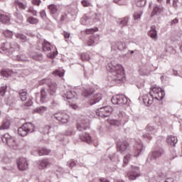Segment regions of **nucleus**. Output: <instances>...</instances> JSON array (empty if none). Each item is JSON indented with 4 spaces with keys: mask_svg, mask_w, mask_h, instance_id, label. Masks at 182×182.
Here are the masks:
<instances>
[{
    "mask_svg": "<svg viewBox=\"0 0 182 182\" xmlns=\"http://www.w3.org/2000/svg\"><path fill=\"white\" fill-rule=\"evenodd\" d=\"M106 68L107 70L109 72L107 80L108 86H114L126 81L123 65L112 61L107 64Z\"/></svg>",
    "mask_w": 182,
    "mask_h": 182,
    "instance_id": "1",
    "label": "nucleus"
},
{
    "mask_svg": "<svg viewBox=\"0 0 182 182\" xmlns=\"http://www.w3.org/2000/svg\"><path fill=\"white\" fill-rule=\"evenodd\" d=\"M166 96L164 90L160 87H154L151 89L149 93L144 94L142 97H139V100H142L145 106L153 105L154 100H163Z\"/></svg>",
    "mask_w": 182,
    "mask_h": 182,
    "instance_id": "2",
    "label": "nucleus"
},
{
    "mask_svg": "<svg viewBox=\"0 0 182 182\" xmlns=\"http://www.w3.org/2000/svg\"><path fill=\"white\" fill-rule=\"evenodd\" d=\"M82 96L89 99L88 103L90 105V106H93V105L99 103V102L103 99L102 93L95 94V88L92 87L84 89L82 92Z\"/></svg>",
    "mask_w": 182,
    "mask_h": 182,
    "instance_id": "3",
    "label": "nucleus"
},
{
    "mask_svg": "<svg viewBox=\"0 0 182 182\" xmlns=\"http://www.w3.org/2000/svg\"><path fill=\"white\" fill-rule=\"evenodd\" d=\"M16 50H19V45L15 42H11L10 44L7 42L3 43L0 48V53H4L10 57H11L12 53Z\"/></svg>",
    "mask_w": 182,
    "mask_h": 182,
    "instance_id": "4",
    "label": "nucleus"
},
{
    "mask_svg": "<svg viewBox=\"0 0 182 182\" xmlns=\"http://www.w3.org/2000/svg\"><path fill=\"white\" fill-rule=\"evenodd\" d=\"M35 132V125L32 122H26L18 129V134L21 137H25L29 133Z\"/></svg>",
    "mask_w": 182,
    "mask_h": 182,
    "instance_id": "5",
    "label": "nucleus"
},
{
    "mask_svg": "<svg viewBox=\"0 0 182 182\" xmlns=\"http://www.w3.org/2000/svg\"><path fill=\"white\" fill-rule=\"evenodd\" d=\"M40 86L42 85H48V92L50 96H56V90L58 89V85L55 82H52L50 79H43L39 82Z\"/></svg>",
    "mask_w": 182,
    "mask_h": 182,
    "instance_id": "6",
    "label": "nucleus"
},
{
    "mask_svg": "<svg viewBox=\"0 0 182 182\" xmlns=\"http://www.w3.org/2000/svg\"><path fill=\"white\" fill-rule=\"evenodd\" d=\"M19 97L21 102H27L23 104L24 107H31L33 105V98L28 95V92L23 90H21L18 92Z\"/></svg>",
    "mask_w": 182,
    "mask_h": 182,
    "instance_id": "7",
    "label": "nucleus"
},
{
    "mask_svg": "<svg viewBox=\"0 0 182 182\" xmlns=\"http://www.w3.org/2000/svg\"><path fill=\"white\" fill-rule=\"evenodd\" d=\"M111 102L112 105H129L130 99L124 95H117L112 97Z\"/></svg>",
    "mask_w": 182,
    "mask_h": 182,
    "instance_id": "8",
    "label": "nucleus"
},
{
    "mask_svg": "<svg viewBox=\"0 0 182 182\" xmlns=\"http://www.w3.org/2000/svg\"><path fill=\"white\" fill-rule=\"evenodd\" d=\"M118 117L119 119H113L111 122V124L114 126H121V124H126V123L129 122V116L126 115V114L122 111H119Z\"/></svg>",
    "mask_w": 182,
    "mask_h": 182,
    "instance_id": "9",
    "label": "nucleus"
},
{
    "mask_svg": "<svg viewBox=\"0 0 182 182\" xmlns=\"http://www.w3.org/2000/svg\"><path fill=\"white\" fill-rule=\"evenodd\" d=\"M0 137L3 143H5V144L9 146V147H12L13 149L16 147V141H15V138L8 133L0 135Z\"/></svg>",
    "mask_w": 182,
    "mask_h": 182,
    "instance_id": "10",
    "label": "nucleus"
},
{
    "mask_svg": "<svg viewBox=\"0 0 182 182\" xmlns=\"http://www.w3.org/2000/svg\"><path fill=\"white\" fill-rule=\"evenodd\" d=\"M112 112H113V109L110 106H105L100 107L96 110V114L99 117L105 118L109 117L110 114H112Z\"/></svg>",
    "mask_w": 182,
    "mask_h": 182,
    "instance_id": "11",
    "label": "nucleus"
},
{
    "mask_svg": "<svg viewBox=\"0 0 182 182\" xmlns=\"http://www.w3.org/2000/svg\"><path fill=\"white\" fill-rule=\"evenodd\" d=\"M129 180H137L140 176H141V172L140 171V168L136 166H131L130 171L127 173Z\"/></svg>",
    "mask_w": 182,
    "mask_h": 182,
    "instance_id": "12",
    "label": "nucleus"
},
{
    "mask_svg": "<svg viewBox=\"0 0 182 182\" xmlns=\"http://www.w3.org/2000/svg\"><path fill=\"white\" fill-rule=\"evenodd\" d=\"M52 119H56V120L64 124L69 123V115L63 111H60L53 114Z\"/></svg>",
    "mask_w": 182,
    "mask_h": 182,
    "instance_id": "13",
    "label": "nucleus"
},
{
    "mask_svg": "<svg viewBox=\"0 0 182 182\" xmlns=\"http://www.w3.org/2000/svg\"><path fill=\"white\" fill-rule=\"evenodd\" d=\"M129 147L130 145L129 144V142L126 141L119 140L117 142V150L118 153H120L121 154H124L126 151L129 150Z\"/></svg>",
    "mask_w": 182,
    "mask_h": 182,
    "instance_id": "14",
    "label": "nucleus"
},
{
    "mask_svg": "<svg viewBox=\"0 0 182 182\" xmlns=\"http://www.w3.org/2000/svg\"><path fill=\"white\" fill-rule=\"evenodd\" d=\"M37 38L39 39L38 43H41L42 46V51L50 52L52 49V44L46 39L41 38V36H38Z\"/></svg>",
    "mask_w": 182,
    "mask_h": 182,
    "instance_id": "15",
    "label": "nucleus"
},
{
    "mask_svg": "<svg viewBox=\"0 0 182 182\" xmlns=\"http://www.w3.org/2000/svg\"><path fill=\"white\" fill-rule=\"evenodd\" d=\"M16 164L20 171H25L28 168V161L25 158H18L16 160Z\"/></svg>",
    "mask_w": 182,
    "mask_h": 182,
    "instance_id": "16",
    "label": "nucleus"
},
{
    "mask_svg": "<svg viewBox=\"0 0 182 182\" xmlns=\"http://www.w3.org/2000/svg\"><path fill=\"white\" fill-rule=\"evenodd\" d=\"M146 132H149L150 133H146V134H144L142 135V137H144V139H146V140H151L152 139V136L151 134H154V133H156L157 132V130H156V128H154V126H152L151 124H149L146 127Z\"/></svg>",
    "mask_w": 182,
    "mask_h": 182,
    "instance_id": "17",
    "label": "nucleus"
},
{
    "mask_svg": "<svg viewBox=\"0 0 182 182\" xmlns=\"http://www.w3.org/2000/svg\"><path fill=\"white\" fill-rule=\"evenodd\" d=\"M58 129V125H46L43 128L40 129V132L43 134H49V133H52V132H55Z\"/></svg>",
    "mask_w": 182,
    "mask_h": 182,
    "instance_id": "18",
    "label": "nucleus"
},
{
    "mask_svg": "<svg viewBox=\"0 0 182 182\" xmlns=\"http://www.w3.org/2000/svg\"><path fill=\"white\" fill-rule=\"evenodd\" d=\"M89 129V121L86 119L80 120L77 123V130L78 132H83Z\"/></svg>",
    "mask_w": 182,
    "mask_h": 182,
    "instance_id": "19",
    "label": "nucleus"
},
{
    "mask_svg": "<svg viewBox=\"0 0 182 182\" xmlns=\"http://www.w3.org/2000/svg\"><path fill=\"white\" fill-rule=\"evenodd\" d=\"M62 96L65 99V100H70L72 99H75V97L77 96V94L74 90H67L64 91Z\"/></svg>",
    "mask_w": 182,
    "mask_h": 182,
    "instance_id": "20",
    "label": "nucleus"
},
{
    "mask_svg": "<svg viewBox=\"0 0 182 182\" xmlns=\"http://www.w3.org/2000/svg\"><path fill=\"white\" fill-rule=\"evenodd\" d=\"M144 146H143V143H141V141L136 142V145L134 146V157H139V155L141 154L143 151H144Z\"/></svg>",
    "mask_w": 182,
    "mask_h": 182,
    "instance_id": "21",
    "label": "nucleus"
},
{
    "mask_svg": "<svg viewBox=\"0 0 182 182\" xmlns=\"http://www.w3.org/2000/svg\"><path fill=\"white\" fill-rule=\"evenodd\" d=\"M100 41V37L97 35L92 34L87 43V46H93L95 43L97 45Z\"/></svg>",
    "mask_w": 182,
    "mask_h": 182,
    "instance_id": "22",
    "label": "nucleus"
},
{
    "mask_svg": "<svg viewBox=\"0 0 182 182\" xmlns=\"http://www.w3.org/2000/svg\"><path fill=\"white\" fill-rule=\"evenodd\" d=\"M163 154H164V149H159L152 151L150 159L151 160H156V159H159V157H161Z\"/></svg>",
    "mask_w": 182,
    "mask_h": 182,
    "instance_id": "23",
    "label": "nucleus"
},
{
    "mask_svg": "<svg viewBox=\"0 0 182 182\" xmlns=\"http://www.w3.org/2000/svg\"><path fill=\"white\" fill-rule=\"evenodd\" d=\"M164 11V9L163 8V6L161 5H155L153 8V11L151 14V18L153 16H156V15H159V14H161Z\"/></svg>",
    "mask_w": 182,
    "mask_h": 182,
    "instance_id": "24",
    "label": "nucleus"
},
{
    "mask_svg": "<svg viewBox=\"0 0 182 182\" xmlns=\"http://www.w3.org/2000/svg\"><path fill=\"white\" fill-rule=\"evenodd\" d=\"M148 36H150L153 41H157L159 36L157 35V30H156V26H151L150 31L148 32Z\"/></svg>",
    "mask_w": 182,
    "mask_h": 182,
    "instance_id": "25",
    "label": "nucleus"
},
{
    "mask_svg": "<svg viewBox=\"0 0 182 182\" xmlns=\"http://www.w3.org/2000/svg\"><path fill=\"white\" fill-rule=\"evenodd\" d=\"M79 137L81 139V141H84V143H87L88 144L92 143V136L87 133L80 134Z\"/></svg>",
    "mask_w": 182,
    "mask_h": 182,
    "instance_id": "26",
    "label": "nucleus"
},
{
    "mask_svg": "<svg viewBox=\"0 0 182 182\" xmlns=\"http://www.w3.org/2000/svg\"><path fill=\"white\" fill-rule=\"evenodd\" d=\"M177 136L173 135H168L166 137V143H168L170 146H173L176 147V144H177Z\"/></svg>",
    "mask_w": 182,
    "mask_h": 182,
    "instance_id": "27",
    "label": "nucleus"
},
{
    "mask_svg": "<svg viewBox=\"0 0 182 182\" xmlns=\"http://www.w3.org/2000/svg\"><path fill=\"white\" fill-rule=\"evenodd\" d=\"M48 166H50V161L48 159H45L39 161L40 168H46Z\"/></svg>",
    "mask_w": 182,
    "mask_h": 182,
    "instance_id": "28",
    "label": "nucleus"
},
{
    "mask_svg": "<svg viewBox=\"0 0 182 182\" xmlns=\"http://www.w3.org/2000/svg\"><path fill=\"white\" fill-rule=\"evenodd\" d=\"M14 4H15V6H16L17 11H18V8L21 11H25V9L28 8V6L26 5V4L22 3L19 1V0L15 1Z\"/></svg>",
    "mask_w": 182,
    "mask_h": 182,
    "instance_id": "29",
    "label": "nucleus"
},
{
    "mask_svg": "<svg viewBox=\"0 0 182 182\" xmlns=\"http://www.w3.org/2000/svg\"><path fill=\"white\" fill-rule=\"evenodd\" d=\"M11 127V121L5 119L3 121L2 124L0 126V130H8Z\"/></svg>",
    "mask_w": 182,
    "mask_h": 182,
    "instance_id": "30",
    "label": "nucleus"
},
{
    "mask_svg": "<svg viewBox=\"0 0 182 182\" xmlns=\"http://www.w3.org/2000/svg\"><path fill=\"white\" fill-rule=\"evenodd\" d=\"M30 56L32 59L37 60L38 62H41V60H43V55L41 53H34L31 54Z\"/></svg>",
    "mask_w": 182,
    "mask_h": 182,
    "instance_id": "31",
    "label": "nucleus"
},
{
    "mask_svg": "<svg viewBox=\"0 0 182 182\" xmlns=\"http://www.w3.org/2000/svg\"><path fill=\"white\" fill-rule=\"evenodd\" d=\"M47 96H48V93H46L45 88H42L41 90V98H40L41 103H46Z\"/></svg>",
    "mask_w": 182,
    "mask_h": 182,
    "instance_id": "32",
    "label": "nucleus"
},
{
    "mask_svg": "<svg viewBox=\"0 0 182 182\" xmlns=\"http://www.w3.org/2000/svg\"><path fill=\"white\" fill-rule=\"evenodd\" d=\"M53 75H54L55 77L58 76V77H63V76H65V70L63 68H58L53 71Z\"/></svg>",
    "mask_w": 182,
    "mask_h": 182,
    "instance_id": "33",
    "label": "nucleus"
},
{
    "mask_svg": "<svg viewBox=\"0 0 182 182\" xmlns=\"http://www.w3.org/2000/svg\"><path fill=\"white\" fill-rule=\"evenodd\" d=\"M109 160L111 161H114V163H119L120 161L119 154L116 152L111 154L109 156Z\"/></svg>",
    "mask_w": 182,
    "mask_h": 182,
    "instance_id": "34",
    "label": "nucleus"
},
{
    "mask_svg": "<svg viewBox=\"0 0 182 182\" xmlns=\"http://www.w3.org/2000/svg\"><path fill=\"white\" fill-rule=\"evenodd\" d=\"M48 110V107H37L36 109H34L33 110V113H38V114H43V113H45V112H46Z\"/></svg>",
    "mask_w": 182,
    "mask_h": 182,
    "instance_id": "35",
    "label": "nucleus"
},
{
    "mask_svg": "<svg viewBox=\"0 0 182 182\" xmlns=\"http://www.w3.org/2000/svg\"><path fill=\"white\" fill-rule=\"evenodd\" d=\"M9 21H11L9 16L0 14V22L1 23H9Z\"/></svg>",
    "mask_w": 182,
    "mask_h": 182,
    "instance_id": "36",
    "label": "nucleus"
},
{
    "mask_svg": "<svg viewBox=\"0 0 182 182\" xmlns=\"http://www.w3.org/2000/svg\"><path fill=\"white\" fill-rule=\"evenodd\" d=\"M11 58L13 60H18V62H26V60H28V58L23 55H13Z\"/></svg>",
    "mask_w": 182,
    "mask_h": 182,
    "instance_id": "37",
    "label": "nucleus"
},
{
    "mask_svg": "<svg viewBox=\"0 0 182 182\" xmlns=\"http://www.w3.org/2000/svg\"><path fill=\"white\" fill-rule=\"evenodd\" d=\"M49 12L51 15H56L58 14V6L50 4L48 6Z\"/></svg>",
    "mask_w": 182,
    "mask_h": 182,
    "instance_id": "38",
    "label": "nucleus"
},
{
    "mask_svg": "<svg viewBox=\"0 0 182 182\" xmlns=\"http://www.w3.org/2000/svg\"><path fill=\"white\" fill-rule=\"evenodd\" d=\"M132 159V155L128 154H127L124 159H123V164L122 167H124V166H127L129 164V161H130V159Z\"/></svg>",
    "mask_w": 182,
    "mask_h": 182,
    "instance_id": "39",
    "label": "nucleus"
},
{
    "mask_svg": "<svg viewBox=\"0 0 182 182\" xmlns=\"http://www.w3.org/2000/svg\"><path fill=\"white\" fill-rule=\"evenodd\" d=\"M50 153V150L46 149V148H42L38 151L39 156H48Z\"/></svg>",
    "mask_w": 182,
    "mask_h": 182,
    "instance_id": "40",
    "label": "nucleus"
},
{
    "mask_svg": "<svg viewBox=\"0 0 182 182\" xmlns=\"http://www.w3.org/2000/svg\"><path fill=\"white\" fill-rule=\"evenodd\" d=\"M15 36L17 39H21V42H26L28 41L26 36L23 35V33H16Z\"/></svg>",
    "mask_w": 182,
    "mask_h": 182,
    "instance_id": "41",
    "label": "nucleus"
},
{
    "mask_svg": "<svg viewBox=\"0 0 182 182\" xmlns=\"http://www.w3.org/2000/svg\"><path fill=\"white\" fill-rule=\"evenodd\" d=\"M80 59L81 60H83V62L87 61L90 59V55L87 53H82L80 55Z\"/></svg>",
    "mask_w": 182,
    "mask_h": 182,
    "instance_id": "42",
    "label": "nucleus"
},
{
    "mask_svg": "<svg viewBox=\"0 0 182 182\" xmlns=\"http://www.w3.org/2000/svg\"><path fill=\"white\" fill-rule=\"evenodd\" d=\"M129 22V17H125L124 18H122L119 22V26L121 28H123V26H127V23Z\"/></svg>",
    "mask_w": 182,
    "mask_h": 182,
    "instance_id": "43",
    "label": "nucleus"
},
{
    "mask_svg": "<svg viewBox=\"0 0 182 182\" xmlns=\"http://www.w3.org/2000/svg\"><path fill=\"white\" fill-rule=\"evenodd\" d=\"M27 22H28V23H31V25H35L38 23V21L37 20L36 18L30 16L27 18Z\"/></svg>",
    "mask_w": 182,
    "mask_h": 182,
    "instance_id": "44",
    "label": "nucleus"
},
{
    "mask_svg": "<svg viewBox=\"0 0 182 182\" xmlns=\"http://www.w3.org/2000/svg\"><path fill=\"white\" fill-rule=\"evenodd\" d=\"M117 48L118 50H124V49H127V46H126V43H118L117 44Z\"/></svg>",
    "mask_w": 182,
    "mask_h": 182,
    "instance_id": "45",
    "label": "nucleus"
},
{
    "mask_svg": "<svg viewBox=\"0 0 182 182\" xmlns=\"http://www.w3.org/2000/svg\"><path fill=\"white\" fill-rule=\"evenodd\" d=\"M8 89V86L6 85H3L1 88H0V96H5V94L6 93V90Z\"/></svg>",
    "mask_w": 182,
    "mask_h": 182,
    "instance_id": "46",
    "label": "nucleus"
},
{
    "mask_svg": "<svg viewBox=\"0 0 182 182\" xmlns=\"http://www.w3.org/2000/svg\"><path fill=\"white\" fill-rule=\"evenodd\" d=\"M3 33L6 36V38H13L14 36V33L9 30L4 31Z\"/></svg>",
    "mask_w": 182,
    "mask_h": 182,
    "instance_id": "47",
    "label": "nucleus"
},
{
    "mask_svg": "<svg viewBox=\"0 0 182 182\" xmlns=\"http://www.w3.org/2000/svg\"><path fill=\"white\" fill-rule=\"evenodd\" d=\"M154 122L158 126H161L163 123V119H161L159 116H156L154 117Z\"/></svg>",
    "mask_w": 182,
    "mask_h": 182,
    "instance_id": "48",
    "label": "nucleus"
},
{
    "mask_svg": "<svg viewBox=\"0 0 182 182\" xmlns=\"http://www.w3.org/2000/svg\"><path fill=\"white\" fill-rule=\"evenodd\" d=\"M65 136H73L75 134V129H68L64 133Z\"/></svg>",
    "mask_w": 182,
    "mask_h": 182,
    "instance_id": "49",
    "label": "nucleus"
},
{
    "mask_svg": "<svg viewBox=\"0 0 182 182\" xmlns=\"http://www.w3.org/2000/svg\"><path fill=\"white\" fill-rule=\"evenodd\" d=\"M136 5L138 8H141V6H144V5H146V0H138L136 2Z\"/></svg>",
    "mask_w": 182,
    "mask_h": 182,
    "instance_id": "50",
    "label": "nucleus"
},
{
    "mask_svg": "<svg viewBox=\"0 0 182 182\" xmlns=\"http://www.w3.org/2000/svg\"><path fill=\"white\" fill-rule=\"evenodd\" d=\"M134 21H138L141 18V13L140 12H135L133 15Z\"/></svg>",
    "mask_w": 182,
    "mask_h": 182,
    "instance_id": "51",
    "label": "nucleus"
},
{
    "mask_svg": "<svg viewBox=\"0 0 182 182\" xmlns=\"http://www.w3.org/2000/svg\"><path fill=\"white\" fill-rule=\"evenodd\" d=\"M14 16H16L18 21H23V16L18 11L14 13Z\"/></svg>",
    "mask_w": 182,
    "mask_h": 182,
    "instance_id": "52",
    "label": "nucleus"
},
{
    "mask_svg": "<svg viewBox=\"0 0 182 182\" xmlns=\"http://www.w3.org/2000/svg\"><path fill=\"white\" fill-rule=\"evenodd\" d=\"M98 28H88L86 30V33L87 35H89L90 33H95V32H97Z\"/></svg>",
    "mask_w": 182,
    "mask_h": 182,
    "instance_id": "53",
    "label": "nucleus"
},
{
    "mask_svg": "<svg viewBox=\"0 0 182 182\" xmlns=\"http://www.w3.org/2000/svg\"><path fill=\"white\" fill-rule=\"evenodd\" d=\"M88 22H89V18H87V16H84L81 18L82 25H87Z\"/></svg>",
    "mask_w": 182,
    "mask_h": 182,
    "instance_id": "54",
    "label": "nucleus"
},
{
    "mask_svg": "<svg viewBox=\"0 0 182 182\" xmlns=\"http://www.w3.org/2000/svg\"><path fill=\"white\" fill-rule=\"evenodd\" d=\"M68 166L70 167V168H73V167L76 166V162H75L73 160H70L68 162Z\"/></svg>",
    "mask_w": 182,
    "mask_h": 182,
    "instance_id": "55",
    "label": "nucleus"
},
{
    "mask_svg": "<svg viewBox=\"0 0 182 182\" xmlns=\"http://www.w3.org/2000/svg\"><path fill=\"white\" fill-rule=\"evenodd\" d=\"M28 12L29 14H32V15H33V16H37V12L36 11L33 9V7H29Z\"/></svg>",
    "mask_w": 182,
    "mask_h": 182,
    "instance_id": "56",
    "label": "nucleus"
},
{
    "mask_svg": "<svg viewBox=\"0 0 182 182\" xmlns=\"http://www.w3.org/2000/svg\"><path fill=\"white\" fill-rule=\"evenodd\" d=\"M81 4L82 5H83V6H90V2L87 0H82L81 1Z\"/></svg>",
    "mask_w": 182,
    "mask_h": 182,
    "instance_id": "57",
    "label": "nucleus"
},
{
    "mask_svg": "<svg viewBox=\"0 0 182 182\" xmlns=\"http://www.w3.org/2000/svg\"><path fill=\"white\" fill-rule=\"evenodd\" d=\"M176 157H177V154H176V151H173L170 155L169 160H174Z\"/></svg>",
    "mask_w": 182,
    "mask_h": 182,
    "instance_id": "58",
    "label": "nucleus"
},
{
    "mask_svg": "<svg viewBox=\"0 0 182 182\" xmlns=\"http://www.w3.org/2000/svg\"><path fill=\"white\" fill-rule=\"evenodd\" d=\"M40 16L41 18H42L43 19L46 18V11L45 10H42L41 11H40Z\"/></svg>",
    "mask_w": 182,
    "mask_h": 182,
    "instance_id": "59",
    "label": "nucleus"
},
{
    "mask_svg": "<svg viewBox=\"0 0 182 182\" xmlns=\"http://www.w3.org/2000/svg\"><path fill=\"white\" fill-rule=\"evenodd\" d=\"M56 56H58V50H56L55 52H53L51 54H50V55H48V57L51 59H53V58H56Z\"/></svg>",
    "mask_w": 182,
    "mask_h": 182,
    "instance_id": "60",
    "label": "nucleus"
},
{
    "mask_svg": "<svg viewBox=\"0 0 182 182\" xmlns=\"http://www.w3.org/2000/svg\"><path fill=\"white\" fill-rule=\"evenodd\" d=\"M1 75L4 76V77H8V76H9V74H8V72H6L5 70H1Z\"/></svg>",
    "mask_w": 182,
    "mask_h": 182,
    "instance_id": "61",
    "label": "nucleus"
},
{
    "mask_svg": "<svg viewBox=\"0 0 182 182\" xmlns=\"http://www.w3.org/2000/svg\"><path fill=\"white\" fill-rule=\"evenodd\" d=\"M63 35L64 38H65V39H69V38H70V33H68L66 31H63Z\"/></svg>",
    "mask_w": 182,
    "mask_h": 182,
    "instance_id": "62",
    "label": "nucleus"
},
{
    "mask_svg": "<svg viewBox=\"0 0 182 182\" xmlns=\"http://www.w3.org/2000/svg\"><path fill=\"white\" fill-rule=\"evenodd\" d=\"M32 2L33 5H37L38 6L41 5V0H33Z\"/></svg>",
    "mask_w": 182,
    "mask_h": 182,
    "instance_id": "63",
    "label": "nucleus"
},
{
    "mask_svg": "<svg viewBox=\"0 0 182 182\" xmlns=\"http://www.w3.org/2000/svg\"><path fill=\"white\" fill-rule=\"evenodd\" d=\"M176 23H178V18H177L171 21V25H176Z\"/></svg>",
    "mask_w": 182,
    "mask_h": 182,
    "instance_id": "64",
    "label": "nucleus"
}]
</instances>
